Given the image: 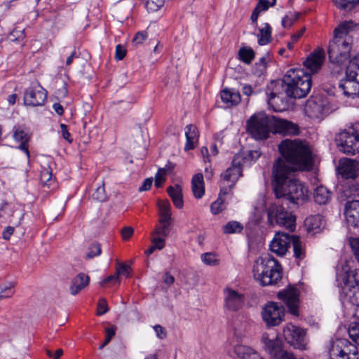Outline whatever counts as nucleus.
<instances>
[{
  "mask_svg": "<svg viewBox=\"0 0 359 359\" xmlns=\"http://www.w3.org/2000/svg\"><path fill=\"white\" fill-rule=\"evenodd\" d=\"M244 160L240 155L234 156L231 165L222 175L220 181L221 193L224 195L235 185L237 180L242 175V165Z\"/></svg>",
  "mask_w": 359,
  "mask_h": 359,
  "instance_id": "6e6552de",
  "label": "nucleus"
},
{
  "mask_svg": "<svg viewBox=\"0 0 359 359\" xmlns=\"http://www.w3.org/2000/svg\"><path fill=\"white\" fill-rule=\"evenodd\" d=\"M344 215L348 226L359 227V200L346 202Z\"/></svg>",
  "mask_w": 359,
  "mask_h": 359,
  "instance_id": "5701e85b",
  "label": "nucleus"
},
{
  "mask_svg": "<svg viewBox=\"0 0 359 359\" xmlns=\"http://www.w3.org/2000/svg\"><path fill=\"white\" fill-rule=\"evenodd\" d=\"M273 116L264 112L252 115L247 123V128L250 135L255 140H263L269 137L272 133Z\"/></svg>",
  "mask_w": 359,
  "mask_h": 359,
  "instance_id": "39448f33",
  "label": "nucleus"
},
{
  "mask_svg": "<svg viewBox=\"0 0 359 359\" xmlns=\"http://www.w3.org/2000/svg\"><path fill=\"white\" fill-rule=\"evenodd\" d=\"M46 97V90L39 83L33 82L25 91L24 103L31 107L41 106L45 103Z\"/></svg>",
  "mask_w": 359,
  "mask_h": 359,
  "instance_id": "9d476101",
  "label": "nucleus"
},
{
  "mask_svg": "<svg viewBox=\"0 0 359 359\" xmlns=\"http://www.w3.org/2000/svg\"><path fill=\"white\" fill-rule=\"evenodd\" d=\"M283 158L273 163V189L277 198H285L294 204L303 202L307 197V190L293 177L297 170H309L313 159L311 150L305 142L285 139L278 145Z\"/></svg>",
  "mask_w": 359,
  "mask_h": 359,
  "instance_id": "f257e3e1",
  "label": "nucleus"
},
{
  "mask_svg": "<svg viewBox=\"0 0 359 359\" xmlns=\"http://www.w3.org/2000/svg\"><path fill=\"white\" fill-rule=\"evenodd\" d=\"M283 334L285 341L291 346L302 350L306 348V332L303 329L288 324L284 327Z\"/></svg>",
  "mask_w": 359,
  "mask_h": 359,
  "instance_id": "9b49d317",
  "label": "nucleus"
},
{
  "mask_svg": "<svg viewBox=\"0 0 359 359\" xmlns=\"http://www.w3.org/2000/svg\"><path fill=\"white\" fill-rule=\"evenodd\" d=\"M334 5L344 11H351L359 3V0H332Z\"/></svg>",
  "mask_w": 359,
  "mask_h": 359,
  "instance_id": "ea45409f",
  "label": "nucleus"
},
{
  "mask_svg": "<svg viewBox=\"0 0 359 359\" xmlns=\"http://www.w3.org/2000/svg\"><path fill=\"white\" fill-rule=\"evenodd\" d=\"M191 188L194 196L196 198H201L205 194L203 176L201 173L194 175L191 180Z\"/></svg>",
  "mask_w": 359,
  "mask_h": 359,
  "instance_id": "c756f323",
  "label": "nucleus"
},
{
  "mask_svg": "<svg viewBox=\"0 0 359 359\" xmlns=\"http://www.w3.org/2000/svg\"><path fill=\"white\" fill-rule=\"evenodd\" d=\"M165 171L163 169H159L155 176V186L157 188L161 187L165 182Z\"/></svg>",
  "mask_w": 359,
  "mask_h": 359,
  "instance_id": "bf43d9fd",
  "label": "nucleus"
},
{
  "mask_svg": "<svg viewBox=\"0 0 359 359\" xmlns=\"http://www.w3.org/2000/svg\"><path fill=\"white\" fill-rule=\"evenodd\" d=\"M262 341L264 345L265 351L274 359H282L283 353H290L282 349L281 341L277 336L269 338V335L264 333L262 337Z\"/></svg>",
  "mask_w": 359,
  "mask_h": 359,
  "instance_id": "f3484780",
  "label": "nucleus"
},
{
  "mask_svg": "<svg viewBox=\"0 0 359 359\" xmlns=\"http://www.w3.org/2000/svg\"><path fill=\"white\" fill-rule=\"evenodd\" d=\"M90 278L88 275L80 273L72 280L70 286V293L72 295L77 294L81 290L87 287L89 284Z\"/></svg>",
  "mask_w": 359,
  "mask_h": 359,
  "instance_id": "cd10ccee",
  "label": "nucleus"
},
{
  "mask_svg": "<svg viewBox=\"0 0 359 359\" xmlns=\"http://www.w3.org/2000/svg\"><path fill=\"white\" fill-rule=\"evenodd\" d=\"M340 278L343 283L342 289L353 288L359 286V269L351 270L348 262L342 266Z\"/></svg>",
  "mask_w": 359,
  "mask_h": 359,
  "instance_id": "412c9836",
  "label": "nucleus"
},
{
  "mask_svg": "<svg viewBox=\"0 0 359 359\" xmlns=\"http://www.w3.org/2000/svg\"><path fill=\"white\" fill-rule=\"evenodd\" d=\"M347 300L356 306H359V286L353 288L342 289Z\"/></svg>",
  "mask_w": 359,
  "mask_h": 359,
  "instance_id": "f704fd0d",
  "label": "nucleus"
},
{
  "mask_svg": "<svg viewBox=\"0 0 359 359\" xmlns=\"http://www.w3.org/2000/svg\"><path fill=\"white\" fill-rule=\"evenodd\" d=\"M126 355V346L120 341L114 345L111 350L112 359H123Z\"/></svg>",
  "mask_w": 359,
  "mask_h": 359,
  "instance_id": "e433bc0d",
  "label": "nucleus"
},
{
  "mask_svg": "<svg viewBox=\"0 0 359 359\" xmlns=\"http://www.w3.org/2000/svg\"><path fill=\"white\" fill-rule=\"evenodd\" d=\"M225 306L231 311H238L245 302L244 295L238 292L226 288L224 290Z\"/></svg>",
  "mask_w": 359,
  "mask_h": 359,
  "instance_id": "6ab92c4d",
  "label": "nucleus"
},
{
  "mask_svg": "<svg viewBox=\"0 0 359 359\" xmlns=\"http://www.w3.org/2000/svg\"><path fill=\"white\" fill-rule=\"evenodd\" d=\"M102 252L101 245L99 243H93L91 244L86 253L87 259H93L95 257L99 256Z\"/></svg>",
  "mask_w": 359,
  "mask_h": 359,
  "instance_id": "8fccbe9b",
  "label": "nucleus"
},
{
  "mask_svg": "<svg viewBox=\"0 0 359 359\" xmlns=\"http://www.w3.org/2000/svg\"><path fill=\"white\" fill-rule=\"evenodd\" d=\"M304 111L310 118L321 120L329 114L330 107L321 97H311L306 101Z\"/></svg>",
  "mask_w": 359,
  "mask_h": 359,
  "instance_id": "ddd939ff",
  "label": "nucleus"
},
{
  "mask_svg": "<svg viewBox=\"0 0 359 359\" xmlns=\"http://www.w3.org/2000/svg\"><path fill=\"white\" fill-rule=\"evenodd\" d=\"M353 22L345 21L334 30V38L330 42L328 55L332 63L342 64L350 57L353 45Z\"/></svg>",
  "mask_w": 359,
  "mask_h": 359,
  "instance_id": "7ed1b4c3",
  "label": "nucleus"
},
{
  "mask_svg": "<svg viewBox=\"0 0 359 359\" xmlns=\"http://www.w3.org/2000/svg\"><path fill=\"white\" fill-rule=\"evenodd\" d=\"M280 86L286 95L292 98H302L306 97L311 88V75L303 69H289L283 79L280 81H272L268 87V104L274 110V105L277 104L276 100L279 99L278 93L274 91V88Z\"/></svg>",
  "mask_w": 359,
  "mask_h": 359,
  "instance_id": "f03ea898",
  "label": "nucleus"
},
{
  "mask_svg": "<svg viewBox=\"0 0 359 359\" xmlns=\"http://www.w3.org/2000/svg\"><path fill=\"white\" fill-rule=\"evenodd\" d=\"M330 359H358L357 346L346 339H337L329 348Z\"/></svg>",
  "mask_w": 359,
  "mask_h": 359,
  "instance_id": "1a4fd4ad",
  "label": "nucleus"
},
{
  "mask_svg": "<svg viewBox=\"0 0 359 359\" xmlns=\"http://www.w3.org/2000/svg\"><path fill=\"white\" fill-rule=\"evenodd\" d=\"M357 70H359V54L352 58L346 67V71L349 74H358ZM352 77V75H350Z\"/></svg>",
  "mask_w": 359,
  "mask_h": 359,
  "instance_id": "09e8293b",
  "label": "nucleus"
},
{
  "mask_svg": "<svg viewBox=\"0 0 359 359\" xmlns=\"http://www.w3.org/2000/svg\"><path fill=\"white\" fill-rule=\"evenodd\" d=\"M272 133H279L284 136L296 135L299 133V127L291 121L273 116Z\"/></svg>",
  "mask_w": 359,
  "mask_h": 359,
  "instance_id": "a211bd4d",
  "label": "nucleus"
},
{
  "mask_svg": "<svg viewBox=\"0 0 359 359\" xmlns=\"http://www.w3.org/2000/svg\"><path fill=\"white\" fill-rule=\"evenodd\" d=\"M260 34L258 36V43L261 46L267 44L270 41L271 36V27L268 23H265L264 27L259 29Z\"/></svg>",
  "mask_w": 359,
  "mask_h": 359,
  "instance_id": "c9c22d12",
  "label": "nucleus"
},
{
  "mask_svg": "<svg viewBox=\"0 0 359 359\" xmlns=\"http://www.w3.org/2000/svg\"><path fill=\"white\" fill-rule=\"evenodd\" d=\"M222 194V193L220 192L218 198L210 205L211 212L214 215L221 212L225 208L224 200L221 197Z\"/></svg>",
  "mask_w": 359,
  "mask_h": 359,
  "instance_id": "de8ad7c7",
  "label": "nucleus"
},
{
  "mask_svg": "<svg viewBox=\"0 0 359 359\" xmlns=\"http://www.w3.org/2000/svg\"><path fill=\"white\" fill-rule=\"evenodd\" d=\"M93 198L97 201H104L107 198V195L105 193V189L104 185L98 187L95 192L93 194Z\"/></svg>",
  "mask_w": 359,
  "mask_h": 359,
  "instance_id": "864d4df0",
  "label": "nucleus"
},
{
  "mask_svg": "<svg viewBox=\"0 0 359 359\" xmlns=\"http://www.w3.org/2000/svg\"><path fill=\"white\" fill-rule=\"evenodd\" d=\"M168 193L172 198L174 205L177 208H182L183 207V199L181 187L180 185L169 187L168 188Z\"/></svg>",
  "mask_w": 359,
  "mask_h": 359,
  "instance_id": "7c9ffc66",
  "label": "nucleus"
},
{
  "mask_svg": "<svg viewBox=\"0 0 359 359\" xmlns=\"http://www.w3.org/2000/svg\"><path fill=\"white\" fill-rule=\"evenodd\" d=\"M109 310L107 301L104 299H100L97 305V314L98 316L106 313Z\"/></svg>",
  "mask_w": 359,
  "mask_h": 359,
  "instance_id": "680f3d73",
  "label": "nucleus"
},
{
  "mask_svg": "<svg viewBox=\"0 0 359 359\" xmlns=\"http://www.w3.org/2000/svg\"><path fill=\"white\" fill-rule=\"evenodd\" d=\"M243 227L242 224L236 221L229 222L223 227V231L224 233H239L243 230Z\"/></svg>",
  "mask_w": 359,
  "mask_h": 359,
  "instance_id": "79ce46f5",
  "label": "nucleus"
},
{
  "mask_svg": "<svg viewBox=\"0 0 359 359\" xmlns=\"http://www.w3.org/2000/svg\"><path fill=\"white\" fill-rule=\"evenodd\" d=\"M13 137L14 140L20 143L18 147L19 149L23 151L29 159L30 158V153L27 143L30 140V135L29 134L28 130L22 126H15L13 128Z\"/></svg>",
  "mask_w": 359,
  "mask_h": 359,
  "instance_id": "b1692460",
  "label": "nucleus"
},
{
  "mask_svg": "<svg viewBox=\"0 0 359 359\" xmlns=\"http://www.w3.org/2000/svg\"><path fill=\"white\" fill-rule=\"evenodd\" d=\"M40 181L44 186H47L48 187H50L54 182V180L52 178V172L49 167L43 168V170H41Z\"/></svg>",
  "mask_w": 359,
  "mask_h": 359,
  "instance_id": "a19ab883",
  "label": "nucleus"
},
{
  "mask_svg": "<svg viewBox=\"0 0 359 359\" xmlns=\"http://www.w3.org/2000/svg\"><path fill=\"white\" fill-rule=\"evenodd\" d=\"M291 243L292 236L286 233L278 232L271 241L269 248L271 251L277 255L283 256L287 252Z\"/></svg>",
  "mask_w": 359,
  "mask_h": 359,
  "instance_id": "2eb2a0df",
  "label": "nucleus"
},
{
  "mask_svg": "<svg viewBox=\"0 0 359 359\" xmlns=\"http://www.w3.org/2000/svg\"><path fill=\"white\" fill-rule=\"evenodd\" d=\"M285 316V309L275 302L267 304L262 309V317L267 326L272 327L280 324Z\"/></svg>",
  "mask_w": 359,
  "mask_h": 359,
  "instance_id": "f8f14e48",
  "label": "nucleus"
},
{
  "mask_svg": "<svg viewBox=\"0 0 359 359\" xmlns=\"http://www.w3.org/2000/svg\"><path fill=\"white\" fill-rule=\"evenodd\" d=\"M276 0H259L258 4L256 5L262 11H266L269 7L273 6Z\"/></svg>",
  "mask_w": 359,
  "mask_h": 359,
  "instance_id": "13d9d810",
  "label": "nucleus"
},
{
  "mask_svg": "<svg viewBox=\"0 0 359 359\" xmlns=\"http://www.w3.org/2000/svg\"><path fill=\"white\" fill-rule=\"evenodd\" d=\"M14 294L13 285L9 284V286H0V299L9 298Z\"/></svg>",
  "mask_w": 359,
  "mask_h": 359,
  "instance_id": "5fc2aeb1",
  "label": "nucleus"
},
{
  "mask_svg": "<svg viewBox=\"0 0 359 359\" xmlns=\"http://www.w3.org/2000/svg\"><path fill=\"white\" fill-rule=\"evenodd\" d=\"M325 61V51L321 48L316 49L304 62L305 67L311 73L317 72Z\"/></svg>",
  "mask_w": 359,
  "mask_h": 359,
  "instance_id": "4be33fe9",
  "label": "nucleus"
},
{
  "mask_svg": "<svg viewBox=\"0 0 359 359\" xmlns=\"http://www.w3.org/2000/svg\"><path fill=\"white\" fill-rule=\"evenodd\" d=\"M268 222L271 225L278 224L293 231L295 229L296 217L285 210L283 205L273 203L267 208Z\"/></svg>",
  "mask_w": 359,
  "mask_h": 359,
  "instance_id": "423d86ee",
  "label": "nucleus"
},
{
  "mask_svg": "<svg viewBox=\"0 0 359 359\" xmlns=\"http://www.w3.org/2000/svg\"><path fill=\"white\" fill-rule=\"evenodd\" d=\"M116 327L111 326L110 327H107L105 329L106 332V338L104 342L100 346L99 348L102 349L104 347H105L111 341L112 337L115 335L116 333Z\"/></svg>",
  "mask_w": 359,
  "mask_h": 359,
  "instance_id": "603ef678",
  "label": "nucleus"
},
{
  "mask_svg": "<svg viewBox=\"0 0 359 359\" xmlns=\"http://www.w3.org/2000/svg\"><path fill=\"white\" fill-rule=\"evenodd\" d=\"M220 96L227 107L237 105L241 100L240 93L234 89L224 88L221 91Z\"/></svg>",
  "mask_w": 359,
  "mask_h": 359,
  "instance_id": "bb28decb",
  "label": "nucleus"
},
{
  "mask_svg": "<svg viewBox=\"0 0 359 359\" xmlns=\"http://www.w3.org/2000/svg\"><path fill=\"white\" fill-rule=\"evenodd\" d=\"M294 257L301 260L305 257V248L298 236H292V243Z\"/></svg>",
  "mask_w": 359,
  "mask_h": 359,
  "instance_id": "72a5a7b5",
  "label": "nucleus"
},
{
  "mask_svg": "<svg viewBox=\"0 0 359 359\" xmlns=\"http://www.w3.org/2000/svg\"><path fill=\"white\" fill-rule=\"evenodd\" d=\"M202 262L209 266H217L219 261L216 258V255L211 252H205L201 255Z\"/></svg>",
  "mask_w": 359,
  "mask_h": 359,
  "instance_id": "c03bdc74",
  "label": "nucleus"
},
{
  "mask_svg": "<svg viewBox=\"0 0 359 359\" xmlns=\"http://www.w3.org/2000/svg\"><path fill=\"white\" fill-rule=\"evenodd\" d=\"M152 243V245H154L156 249L161 250L165 245L164 237L158 236L157 238H154Z\"/></svg>",
  "mask_w": 359,
  "mask_h": 359,
  "instance_id": "774afa93",
  "label": "nucleus"
},
{
  "mask_svg": "<svg viewBox=\"0 0 359 359\" xmlns=\"http://www.w3.org/2000/svg\"><path fill=\"white\" fill-rule=\"evenodd\" d=\"M161 226L156 228L155 232L153 234L158 235L159 236L165 237L169 233L170 222L161 223Z\"/></svg>",
  "mask_w": 359,
  "mask_h": 359,
  "instance_id": "4d7b16f0",
  "label": "nucleus"
},
{
  "mask_svg": "<svg viewBox=\"0 0 359 359\" xmlns=\"http://www.w3.org/2000/svg\"><path fill=\"white\" fill-rule=\"evenodd\" d=\"M349 74L346 71V76L339 83V88L343 91L345 96L348 97H356L359 96V74Z\"/></svg>",
  "mask_w": 359,
  "mask_h": 359,
  "instance_id": "4468645a",
  "label": "nucleus"
},
{
  "mask_svg": "<svg viewBox=\"0 0 359 359\" xmlns=\"http://www.w3.org/2000/svg\"><path fill=\"white\" fill-rule=\"evenodd\" d=\"M339 150L345 154L353 155L359 151V123L340 133L337 139Z\"/></svg>",
  "mask_w": 359,
  "mask_h": 359,
  "instance_id": "0eeeda50",
  "label": "nucleus"
},
{
  "mask_svg": "<svg viewBox=\"0 0 359 359\" xmlns=\"http://www.w3.org/2000/svg\"><path fill=\"white\" fill-rule=\"evenodd\" d=\"M126 54V50L123 46L118 44L116 46L115 58L117 60H121L124 58Z\"/></svg>",
  "mask_w": 359,
  "mask_h": 359,
  "instance_id": "0e129e2a",
  "label": "nucleus"
},
{
  "mask_svg": "<svg viewBox=\"0 0 359 359\" xmlns=\"http://www.w3.org/2000/svg\"><path fill=\"white\" fill-rule=\"evenodd\" d=\"M325 225V222L322 215H316L307 217L305 220V226L309 233L316 234L319 233Z\"/></svg>",
  "mask_w": 359,
  "mask_h": 359,
  "instance_id": "a878e982",
  "label": "nucleus"
},
{
  "mask_svg": "<svg viewBox=\"0 0 359 359\" xmlns=\"http://www.w3.org/2000/svg\"><path fill=\"white\" fill-rule=\"evenodd\" d=\"M134 233V229L130 226H126L121 231L122 238L125 241L128 240Z\"/></svg>",
  "mask_w": 359,
  "mask_h": 359,
  "instance_id": "69168bd1",
  "label": "nucleus"
},
{
  "mask_svg": "<svg viewBox=\"0 0 359 359\" xmlns=\"http://www.w3.org/2000/svg\"><path fill=\"white\" fill-rule=\"evenodd\" d=\"M338 171L344 179H355L358 175L359 163L349 158L341 159L339 161Z\"/></svg>",
  "mask_w": 359,
  "mask_h": 359,
  "instance_id": "aec40b11",
  "label": "nucleus"
},
{
  "mask_svg": "<svg viewBox=\"0 0 359 359\" xmlns=\"http://www.w3.org/2000/svg\"><path fill=\"white\" fill-rule=\"evenodd\" d=\"M165 0H147L145 1V7L149 12L157 11L161 8Z\"/></svg>",
  "mask_w": 359,
  "mask_h": 359,
  "instance_id": "a18cd8bd",
  "label": "nucleus"
},
{
  "mask_svg": "<svg viewBox=\"0 0 359 359\" xmlns=\"http://www.w3.org/2000/svg\"><path fill=\"white\" fill-rule=\"evenodd\" d=\"M348 243L355 259L359 263V237H350L348 238Z\"/></svg>",
  "mask_w": 359,
  "mask_h": 359,
  "instance_id": "49530a36",
  "label": "nucleus"
},
{
  "mask_svg": "<svg viewBox=\"0 0 359 359\" xmlns=\"http://www.w3.org/2000/svg\"><path fill=\"white\" fill-rule=\"evenodd\" d=\"M186 144L184 151H187L194 149L198 144L199 132L197 127L189 124L185 127Z\"/></svg>",
  "mask_w": 359,
  "mask_h": 359,
  "instance_id": "393cba45",
  "label": "nucleus"
},
{
  "mask_svg": "<svg viewBox=\"0 0 359 359\" xmlns=\"http://www.w3.org/2000/svg\"><path fill=\"white\" fill-rule=\"evenodd\" d=\"M131 271L130 266L122 263L117 262L116 266V273L119 277L120 275L126 276L128 277Z\"/></svg>",
  "mask_w": 359,
  "mask_h": 359,
  "instance_id": "3c124183",
  "label": "nucleus"
},
{
  "mask_svg": "<svg viewBox=\"0 0 359 359\" xmlns=\"http://www.w3.org/2000/svg\"><path fill=\"white\" fill-rule=\"evenodd\" d=\"M60 127L63 138L68 141V142L71 143L72 142V139L71 138V135L67 130V126L64 123H61Z\"/></svg>",
  "mask_w": 359,
  "mask_h": 359,
  "instance_id": "338daca9",
  "label": "nucleus"
},
{
  "mask_svg": "<svg viewBox=\"0 0 359 359\" xmlns=\"http://www.w3.org/2000/svg\"><path fill=\"white\" fill-rule=\"evenodd\" d=\"M330 192L323 186L318 187L313 194L315 201L320 205L326 204L330 201Z\"/></svg>",
  "mask_w": 359,
  "mask_h": 359,
  "instance_id": "2f4dec72",
  "label": "nucleus"
},
{
  "mask_svg": "<svg viewBox=\"0 0 359 359\" xmlns=\"http://www.w3.org/2000/svg\"><path fill=\"white\" fill-rule=\"evenodd\" d=\"M295 20H296V18L293 15H292V14L286 15L282 19V25L285 28H289L293 25Z\"/></svg>",
  "mask_w": 359,
  "mask_h": 359,
  "instance_id": "e2e57ef3",
  "label": "nucleus"
},
{
  "mask_svg": "<svg viewBox=\"0 0 359 359\" xmlns=\"http://www.w3.org/2000/svg\"><path fill=\"white\" fill-rule=\"evenodd\" d=\"M147 38V34L145 32H137L135 37L133 39V43L134 46H137L141 43H142Z\"/></svg>",
  "mask_w": 359,
  "mask_h": 359,
  "instance_id": "052dcab7",
  "label": "nucleus"
},
{
  "mask_svg": "<svg viewBox=\"0 0 359 359\" xmlns=\"http://www.w3.org/2000/svg\"><path fill=\"white\" fill-rule=\"evenodd\" d=\"M278 297L285 303L292 315H298L299 292L295 287H290L280 291L278 294Z\"/></svg>",
  "mask_w": 359,
  "mask_h": 359,
  "instance_id": "dca6fc26",
  "label": "nucleus"
},
{
  "mask_svg": "<svg viewBox=\"0 0 359 359\" xmlns=\"http://www.w3.org/2000/svg\"><path fill=\"white\" fill-rule=\"evenodd\" d=\"M160 212V223L170 222L171 219L170 205L168 201H162L158 203Z\"/></svg>",
  "mask_w": 359,
  "mask_h": 359,
  "instance_id": "473e14b6",
  "label": "nucleus"
},
{
  "mask_svg": "<svg viewBox=\"0 0 359 359\" xmlns=\"http://www.w3.org/2000/svg\"><path fill=\"white\" fill-rule=\"evenodd\" d=\"M348 334L352 341L359 346V323H351L348 328Z\"/></svg>",
  "mask_w": 359,
  "mask_h": 359,
  "instance_id": "37998d69",
  "label": "nucleus"
},
{
  "mask_svg": "<svg viewBox=\"0 0 359 359\" xmlns=\"http://www.w3.org/2000/svg\"><path fill=\"white\" fill-rule=\"evenodd\" d=\"M239 59L245 64H250L255 57V52L251 48H242L238 51Z\"/></svg>",
  "mask_w": 359,
  "mask_h": 359,
  "instance_id": "58836bf2",
  "label": "nucleus"
},
{
  "mask_svg": "<svg viewBox=\"0 0 359 359\" xmlns=\"http://www.w3.org/2000/svg\"><path fill=\"white\" fill-rule=\"evenodd\" d=\"M234 353L240 359H262L257 351L242 344L234 346Z\"/></svg>",
  "mask_w": 359,
  "mask_h": 359,
  "instance_id": "c85d7f7f",
  "label": "nucleus"
},
{
  "mask_svg": "<svg viewBox=\"0 0 359 359\" xmlns=\"http://www.w3.org/2000/svg\"><path fill=\"white\" fill-rule=\"evenodd\" d=\"M252 273L255 280L262 286L274 285L282 278L281 265L269 254L255 261Z\"/></svg>",
  "mask_w": 359,
  "mask_h": 359,
  "instance_id": "20e7f679",
  "label": "nucleus"
},
{
  "mask_svg": "<svg viewBox=\"0 0 359 359\" xmlns=\"http://www.w3.org/2000/svg\"><path fill=\"white\" fill-rule=\"evenodd\" d=\"M255 65L254 73L258 76L263 74L266 69V57L265 56L262 57Z\"/></svg>",
  "mask_w": 359,
  "mask_h": 359,
  "instance_id": "6e6d98bb",
  "label": "nucleus"
},
{
  "mask_svg": "<svg viewBox=\"0 0 359 359\" xmlns=\"http://www.w3.org/2000/svg\"><path fill=\"white\" fill-rule=\"evenodd\" d=\"M343 193L346 198L359 197V184L355 182H350L344 187Z\"/></svg>",
  "mask_w": 359,
  "mask_h": 359,
  "instance_id": "4c0bfd02",
  "label": "nucleus"
}]
</instances>
